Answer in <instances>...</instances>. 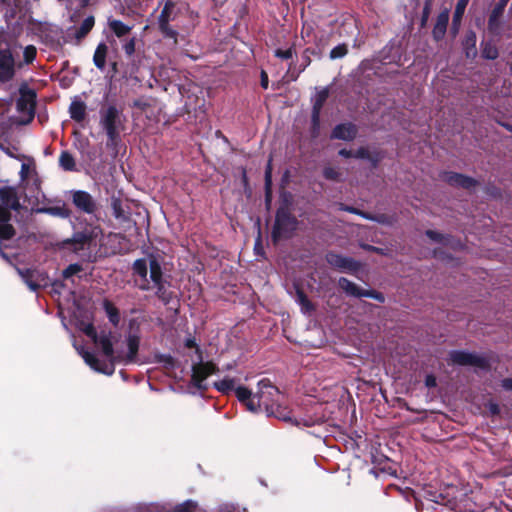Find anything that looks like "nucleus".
<instances>
[{
    "mask_svg": "<svg viewBox=\"0 0 512 512\" xmlns=\"http://www.w3.org/2000/svg\"><path fill=\"white\" fill-rule=\"evenodd\" d=\"M80 329L102 349L103 354L107 357V360H100L91 352L79 350V354L85 363L93 370L106 375H112L115 371L114 364L116 362L124 364L136 362L138 353V339L136 337L128 339L127 351L118 350L114 352L112 332L102 331L100 334H97L91 323H82Z\"/></svg>",
    "mask_w": 512,
    "mask_h": 512,
    "instance_id": "nucleus-1",
    "label": "nucleus"
},
{
    "mask_svg": "<svg viewBox=\"0 0 512 512\" xmlns=\"http://www.w3.org/2000/svg\"><path fill=\"white\" fill-rule=\"evenodd\" d=\"M133 274L134 281L141 290H153L164 303L170 301L172 293L168 290L169 283L164 280L161 265L155 257L136 260Z\"/></svg>",
    "mask_w": 512,
    "mask_h": 512,
    "instance_id": "nucleus-2",
    "label": "nucleus"
},
{
    "mask_svg": "<svg viewBox=\"0 0 512 512\" xmlns=\"http://www.w3.org/2000/svg\"><path fill=\"white\" fill-rule=\"evenodd\" d=\"M236 396L251 412H258L261 408L265 412L272 411L273 405L281 397L278 388L267 379H262L258 382L256 392H252L244 386H238Z\"/></svg>",
    "mask_w": 512,
    "mask_h": 512,
    "instance_id": "nucleus-3",
    "label": "nucleus"
},
{
    "mask_svg": "<svg viewBox=\"0 0 512 512\" xmlns=\"http://www.w3.org/2000/svg\"><path fill=\"white\" fill-rule=\"evenodd\" d=\"M37 50L33 45L23 48V60L18 59L17 47L10 50L6 33L0 29V82L11 80L15 74V68L32 63L36 57Z\"/></svg>",
    "mask_w": 512,
    "mask_h": 512,
    "instance_id": "nucleus-4",
    "label": "nucleus"
},
{
    "mask_svg": "<svg viewBox=\"0 0 512 512\" xmlns=\"http://www.w3.org/2000/svg\"><path fill=\"white\" fill-rule=\"evenodd\" d=\"M100 126L107 136V146L116 147L120 135L125 130L126 118L115 105L103 106L99 112Z\"/></svg>",
    "mask_w": 512,
    "mask_h": 512,
    "instance_id": "nucleus-5",
    "label": "nucleus"
},
{
    "mask_svg": "<svg viewBox=\"0 0 512 512\" xmlns=\"http://www.w3.org/2000/svg\"><path fill=\"white\" fill-rule=\"evenodd\" d=\"M297 220L286 209L277 211L275 225L272 232L274 242L289 237L296 230Z\"/></svg>",
    "mask_w": 512,
    "mask_h": 512,
    "instance_id": "nucleus-6",
    "label": "nucleus"
},
{
    "mask_svg": "<svg viewBox=\"0 0 512 512\" xmlns=\"http://www.w3.org/2000/svg\"><path fill=\"white\" fill-rule=\"evenodd\" d=\"M70 193L72 203L78 211L99 219V203L89 192L84 190H72Z\"/></svg>",
    "mask_w": 512,
    "mask_h": 512,
    "instance_id": "nucleus-7",
    "label": "nucleus"
},
{
    "mask_svg": "<svg viewBox=\"0 0 512 512\" xmlns=\"http://www.w3.org/2000/svg\"><path fill=\"white\" fill-rule=\"evenodd\" d=\"M449 360L453 364L461 366H473L480 369L488 367V361L485 357L461 350L451 351L449 353Z\"/></svg>",
    "mask_w": 512,
    "mask_h": 512,
    "instance_id": "nucleus-8",
    "label": "nucleus"
},
{
    "mask_svg": "<svg viewBox=\"0 0 512 512\" xmlns=\"http://www.w3.org/2000/svg\"><path fill=\"white\" fill-rule=\"evenodd\" d=\"M339 287L345 291L346 294L354 297H368L375 299L379 302H384V296L381 293H378L373 290H364L358 287L355 283L349 281L348 279L342 277L338 281Z\"/></svg>",
    "mask_w": 512,
    "mask_h": 512,
    "instance_id": "nucleus-9",
    "label": "nucleus"
},
{
    "mask_svg": "<svg viewBox=\"0 0 512 512\" xmlns=\"http://www.w3.org/2000/svg\"><path fill=\"white\" fill-rule=\"evenodd\" d=\"M17 271L22 280L32 291H36L39 288L44 287L48 284V277L42 271L36 269H17Z\"/></svg>",
    "mask_w": 512,
    "mask_h": 512,
    "instance_id": "nucleus-10",
    "label": "nucleus"
},
{
    "mask_svg": "<svg viewBox=\"0 0 512 512\" xmlns=\"http://www.w3.org/2000/svg\"><path fill=\"white\" fill-rule=\"evenodd\" d=\"M216 366L211 362H200L192 366V383L198 389H206L204 381L215 373Z\"/></svg>",
    "mask_w": 512,
    "mask_h": 512,
    "instance_id": "nucleus-11",
    "label": "nucleus"
},
{
    "mask_svg": "<svg viewBox=\"0 0 512 512\" xmlns=\"http://www.w3.org/2000/svg\"><path fill=\"white\" fill-rule=\"evenodd\" d=\"M102 234V230L99 226H93L89 230L83 232H76L73 234L69 242L72 243L75 252L84 249L89 246L95 238Z\"/></svg>",
    "mask_w": 512,
    "mask_h": 512,
    "instance_id": "nucleus-12",
    "label": "nucleus"
},
{
    "mask_svg": "<svg viewBox=\"0 0 512 512\" xmlns=\"http://www.w3.org/2000/svg\"><path fill=\"white\" fill-rule=\"evenodd\" d=\"M20 96L17 100V108L21 112H25L32 116L34 114V108L36 103V93L33 89L27 85L20 87Z\"/></svg>",
    "mask_w": 512,
    "mask_h": 512,
    "instance_id": "nucleus-13",
    "label": "nucleus"
},
{
    "mask_svg": "<svg viewBox=\"0 0 512 512\" xmlns=\"http://www.w3.org/2000/svg\"><path fill=\"white\" fill-rule=\"evenodd\" d=\"M508 0H500L491 12L488 21V29L491 33L499 35L501 33V21L500 18L503 15Z\"/></svg>",
    "mask_w": 512,
    "mask_h": 512,
    "instance_id": "nucleus-14",
    "label": "nucleus"
},
{
    "mask_svg": "<svg viewBox=\"0 0 512 512\" xmlns=\"http://www.w3.org/2000/svg\"><path fill=\"white\" fill-rule=\"evenodd\" d=\"M328 98V90L323 89L319 91L316 95L313 108H312V114H311V121L313 130L316 131L319 128L320 125V112L323 107V104L325 103L326 99Z\"/></svg>",
    "mask_w": 512,
    "mask_h": 512,
    "instance_id": "nucleus-15",
    "label": "nucleus"
},
{
    "mask_svg": "<svg viewBox=\"0 0 512 512\" xmlns=\"http://www.w3.org/2000/svg\"><path fill=\"white\" fill-rule=\"evenodd\" d=\"M357 134V128L352 123H344L337 125L332 132L331 137L334 139H340L344 141H350L355 138Z\"/></svg>",
    "mask_w": 512,
    "mask_h": 512,
    "instance_id": "nucleus-16",
    "label": "nucleus"
},
{
    "mask_svg": "<svg viewBox=\"0 0 512 512\" xmlns=\"http://www.w3.org/2000/svg\"><path fill=\"white\" fill-rule=\"evenodd\" d=\"M442 179L452 186L471 188L475 185V181L472 178L453 172L443 173Z\"/></svg>",
    "mask_w": 512,
    "mask_h": 512,
    "instance_id": "nucleus-17",
    "label": "nucleus"
},
{
    "mask_svg": "<svg viewBox=\"0 0 512 512\" xmlns=\"http://www.w3.org/2000/svg\"><path fill=\"white\" fill-rule=\"evenodd\" d=\"M266 413L268 416H274L279 420L298 424L297 421L293 420L291 411L280 402V399L273 405L272 411H267Z\"/></svg>",
    "mask_w": 512,
    "mask_h": 512,
    "instance_id": "nucleus-18",
    "label": "nucleus"
},
{
    "mask_svg": "<svg viewBox=\"0 0 512 512\" xmlns=\"http://www.w3.org/2000/svg\"><path fill=\"white\" fill-rule=\"evenodd\" d=\"M448 21H449V11L444 10L438 15L436 23H435L433 31H432L433 37L436 40H440L444 37V35L446 33Z\"/></svg>",
    "mask_w": 512,
    "mask_h": 512,
    "instance_id": "nucleus-19",
    "label": "nucleus"
},
{
    "mask_svg": "<svg viewBox=\"0 0 512 512\" xmlns=\"http://www.w3.org/2000/svg\"><path fill=\"white\" fill-rule=\"evenodd\" d=\"M86 109L87 106L83 101L75 99L69 106L70 117L76 122H82L86 118Z\"/></svg>",
    "mask_w": 512,
    "mask_h": 512,
    "instance_id": "nucleus-20",
    "label": "nucleus"
},
{
    "mask_svg": "<svg viewBox=\"0 0 512 512\" xmlns=\"http://www.w3.org/2000/svg\"><path fill=\"white\" fill-rule=\"evenodd\" d=\"M327 262L339 269H352L354 262L351 258L343 257L336 253H328L326 256Z\"/></svg>",
    "mask_w": 512,
    "mask_h": 512,
    "instance_id": "nucleus-21",
    "label": "nucleus"
},
{
    "mask_svg": "<svg viewBox=\"0 0 512 512\" xmlns=\"http://www.w3.org/2000/svg\"><path fill=\"white\" fill-rule=\"evenodd\" d=\"M108 52V47L105 43L101 42L96 47V50L94 52L93 56V62L94 65L101 71L104 70L106 65V56Z\"/></svg>",
    "mask_w": 512,
    "mask_h": 512,
    "instance_id": "nucleus-22",
    "label": "nucleus"
},
{
    "mask_svg": "<svg viewBox=\"0 0 512 512\" xmlns=\"http://www.w3.org/2000/svg\"><path fill=\"white\" fill-rule=\"evenodd\" d=\"M176 3L173 0H167L158 16V22H170L175 18Z\"/></svg>",
    "mask_w": 512,
    "mask_h": 512,
    "instance_id": "nucleus-23",
    "label": "nucleus"
},
{
    "mask_svg": "<svg viewBox=\"0 0 512 512\" xmlns=\"http://www.w3.org/2000/svg\"><path fill=\"white\" fill-rule=\"evenodd\" d=\"M109 24V28L111 29V31L118 37H123L125 35H127L130 30H131V27L124 24L122 21L120 20H109L108 22Z\"/></svg>",
    "mask_w": 512,
    "mask_h": 512,
    "instance_id": "nucleus-24",
    "label": "nucleus"
},
{
    "mask_svg": "<svg viewBox=\"0 0 512 512\" xmlns=\"http://www.w3.org/2000/svg\"><path fill=\"white\" fill-rule=\"evenodd\" d=\"M170 22H158L159 30L165 38H169L173 41V45L178 43V32L174 30Z\"/></svg>",
    "mask_w": 512,
    "mask_h": 512,
    "instance_id": "nucleus-25",
    "label": "nucleus"
},
{
    "mask_svg": "<svg viewBox=\"0 0 512 512\" xmlns=\"http://www.w3.org/2000/svg\"><path fill=\"white\" fill-rule=\"evenodd\" d=\"M214 387L223 394H228L231 391H235L237 387H235V380L233 378H224L220 381L214 383Z\"/></svg>",
    "mask_w": 512,
    "mask_h": 512,
    "instance_id": "nucleus-26",
    "label": "nucleus"
},
{
    "mask_svg": "<svg viewBox=\"0 0 512 512\" xmlns=\"http://www.w3.org/2000/svg\"><path fill=\"white\" fill-rule=\"evenodd\" d=\"M20 181L21 183L25 182L27 178L36 174L34 161L31 158H28L27 162H23L20 170Z\"/></svg>",
    "mask_w": 512,
    "mask_h": 512,
    "instance_id": "nucleus-27",
    "label": "nucleus"
},
{
    "mask_svg": "<svg viewBox=\"0 0 512 512\" xmlns=\"http://www.w3.org/2000/svg\"><path fill=\"white\" fill-rule=\"evenodd\" d=\"M111 208H112L113 215L116 219L121 220V221L127 220V218H128L127 214H126L125 210L123 209L122 201L119 198L113 197L111 199Z\"/></svg>",
    "mask_w": 512,
    "mask_h": 512,
    "instance_id": "nucleus-28",
    "label": "nucleus"
},
{
    "mask_svg": "<svg viewBox=\"0 0 512 512\" xmlns=\"http://www.w3.org/2000/svg\"><path fill=\"white\" fill-rule=\"evenodd\" d=\"M103 307L105 309V312L107 314V317L109 318V321L117 326L120 321L119 311L118 309L109 301L105 300L103 302Z\"/></svg>",
    "mask_w": 512,
    "mask_h": 512,
    "instance_id": "nucleus-29",
    "label": "nucleus"
},
{
    "mask_svg": "<svg viewBox=\"0 0 512 512\" xmlns=\"http://www.w3.org/2000/svg\"><path fill=\"white\" fill-rule=\"evenodd\" d=\"M296 302L300 305L303 313H310L313 310L311 302L300 289L296 290Z\"/></svg>",
    "mask_w": 512,
    "mask_h": 512,
    "instance_id": "nucleus-30",
    "label": "nucleus"
},
{
    "mask_svg": "<svg viewBox=\"0 0 512 512\" xmlns=\"http://www.w3.org/2000/svg\"><path fill=\"white\" fill-rule=\"evenodd\" d=\"M468 3H469V0H458L456 7H455L454 15H453V25L454 26L460 24Z\"/></svg>",
    "mask_w": 512,
    "mask_h": 512,
    "instance_id": "nucleus-31",
    "label": "nucleus"
},
{
    "mask_svg": "<svg viewBox=\"0 0 512 512\" xmlns=\"http://www.w3.org/2000/svg\"><path fill=\"white\" fill-rule=\"evenodd\" d=\"M94 26V18L87 17L82 22L81 26L76 30L75 36L77 39L85 37Z\"/></svg>",
    "mask_w": 512,
    "mask_h": 512,
    "instance_id": "nucleus-32",
    "label": "nucleus"
},
{
    "mask_svg": "<svg viewBox=\"0 0 512 512\" xmlns=\"http://www.w3.org/2000/svg\"><path fill=\"white\" fill-rule=\"evenodd\" d=\"M60 166L66 171L75 169V161L73 156L68 152H62L59 158Z\"/></svg>",
    "mask_w": 512,
    "mask_h": 512,
    "instance_id": "nucleus-33",
    "label": "nucleus"
},
{
    "mask_svg": "<svg viewBox=\"0 0 512 512\" xmlns=\"http://www.w3.org/2000/svg\"><path fill=\"white\" fill-rule=\"evenodd\" d=\"M43 211L52 216H57L60 218H68L70 216V210L67 209L64 205L49 207V208L44 209Z\"/></svg>",
    "mask_w": 512,
    "mask_h": 512,
    "instance_id": "nucleus-34",
    "label": "nucleus"
},
{
    "mask_svg": "<svg viewBox=\"0 0 512 512\" xmlns=\"http://www.w3.org/2000/svg\"><path fill=\"white\" fill-rule=\"evenodd\" d=\"M482 56L489 60H494L498 57V50L495 45L485 43L482 49Z\"/></svg>",
    "mask_w": 512,
    "mask_h": 512,
    "instance_id": "nucleus-35",
    "label": "nucleus"
},
{
    "mask_svg": "<svg viewBox=\"0 0 512 512\" xmlns=\"http://www.w3.org/2000/svg\"><path fill=\"white\" fill-rule=\"evenodd\" d=\"M348 52L347 46L345 44H339L336 47H334L330 51V59L335 60L339 58H343Z\"/></svg>",
    "mask_w": 512,
    "mask_h": 512,
    "instance_id": "nucleus-36",
    "label": "nucleus"
},
{
    "mask_svg": "<svg viewBox=\"0 0 512 512\" xmlns=\"http://www.w3.org/2000/svg\"><path fill=\"white\" fill-rule=\"evenodd\" d=\"M130 337H136L138 339V346L140 345V337L135 334H129L126 339L121 342L120 344L115 340V336L113 335V350L114 352H117L118 350H128L127 342Z\"/></svg>",
    "mask_w": 512,
    "mask_h": 512,
    "instance_id": "nucleus-37",
    "label": "nucleus"
},
{
    "mask_svg": "<svg viewBox=\"0 0 512 512\" xmlns=\"http://www.w3.org/2000/svg\"><path fill=\"white\" fill-rule=\"evenodd\" d=\"M475 43H476L475 33L470 32L466 36V43H465V45L467 47V52H466L467 56H470V54H472V55L476 54Z\"/></svg>",
    "mask_w": 512,
    "mask_h": 512,
    "instance_id": "nucleus-38",
    "label": "nucleus"
},
{
    "mask_svg": "<svg viewBox=\"0 0 512 512\" xmlns=\"http://www.w3.org/2000/svg\"><path fill=\"white\" fill-rule=\"evenodd\" d=\"M323 175L327 180L331 181H340L341 180V173L333 167H326L323 170Z\"/></svg>",
    "mask_w": 512,
    "mask_h": 512,
    "instance_id": "nucleus-39",
    "label": "nucleus"
},
{
    "mask_svg": "<svg viewBox=\"0 0 512 512\" xmlns=\"http://www.w3.org/2000/svg\"><path fill=\"white\" fill-rule=\"evenodd\" d=\"M196 508V503L192 500H187L174 508V512H191Z\"/></svg>",
    "mask_w": 512,
    "mask_h": 512,
    "instance_id": "nucleus-40",
    "label": "nucleus"
},
{
    "mask_svg": "<svg viewBox=\"0 0 512 512\" xmlns=\"http://www.w3.org/2000/svg\"><path fill=\"white\" fill-rule=\"evenodd\" d=\"M82 270L81 265L79 264H70L64 271H63V277L64 278H70L73 275L79 273Z\"/></svg>",
    "mask_w": 512,
    "mask_h": 512,
    "instance_id": "nucleus-41",
    "label": "nucleus"
},
{
    "mask_svg": "<svg viewBox=\"0 0 512 512\" xmlns=\"http://www.w3.org/2000/svg\"><path fill=\"white\" fill-rule=\"evenodd\" d=\"M342 209H343V210H345V211L351 212V213L359 214V215H361L362 217H364V218H366V219L376 220V221H378V222H384V220H383V217H382V216H381V217H379V218H374V217H372V216H370V215H368V214H366V213L360 212L359 210H357V209H355V208H353V207H347V206H346V207H343Z\"/></svg>",
    "mask_w": 512,
    "mask_h": 512,
    "instance_id": "nucleus-42",
    "label": "nucleus"
},
{
    "mask_svg": "<svg viewBox=\"0 0 512 512\" xmlns=\"http://www.w3.org/2000/svg\"><path fill=\"white\" fill-rule=\"evenodd\" d=\"M294 49L292 47L286 49V50H282V49H277L275 51V55L278 57V58H281V59H284V60H287V59H290L293 57V54H294Z\"/></svg>",
    "mask_w": 512,
    "mask_h": 512,
    "instance_id": "nucleus-43",
    "label": "nucleus"
},
{
    "mask_svg": "<svg viewBox=\"0 0 512 512\" xmlns=\"http://www.w3.org/2000/svg\"><path fill=\"white\" fill-rule=\"evenodd\" d=\"M272 178V170H271V163L269 162L267 165V168L265 170V187H266V196H269L270 186H271V180Z\"/></svg>",
    "mask_w": 512,
    "mask_h": 512,
    "instance_id": "nucleus-44",
    "label": "nucleus"
},
{
    "mask_svg": "<svg viewBox=\"0 0 512 512\" xmlns=\"http://www.w3.org/2000/svg\"><path fill=\"white\" fill-rule=\"evenodd\" d=\"M220 512H248L245 508H240L234 504H224L220 508Z\"/></svg>",
    "mask_w": 512,
    "mask_h": 512,
    "instance_id": "nucleus-45",
    "label": "nucleus"
},
{
    "mask_svg": "<svg viewBox=\"0 0 512 512\" xmlns=\"http://www.w3.org/2000/svg\"><path fill=\"white\" fill-rule=\"evenodd\" d=\"M426 235L431 240H433L435 242H439V243L445 242L447 240L446 237H444L442 234H440L438 232H435V231H432V230L426 231Z\"/></svg>",
    "mask_w": 512,
    "mask_h": 512,
    "instance_id": "nucleus-46",
    "label": "nucleus"
},
{
    "mask_svg": "<svg viewBox=\"0 0 512 512\" xmlns=\"http://www.w3.org/2000/svg\"><path fill=\"white\" fill-rule=\"evenodd\" d=\"M123 49L128 56H131L135 52V39L131 38L123 45Z\"/></svg>",
    "mask_w": 512,
    "mask_h": 512,
    "instance_id": "nucleus-47",
    "label": "nucleus"
},
{
    "mask_svg": "<svg viewBox=\"0 0 512 512\" xmlns=\"http://www.w3.org/2000/svg\"><path fill=\"white\" fill-rule=\"evenodd\" d=\"M429 14H430V2L427 1L424 6V9H423V14H422V19H421L422 25L426 24Z\"/></svg>",
    "mask_w": 512,
    "mask_h": 512,
    "instance_id": "nucleus-48",
    "label": "nucleus"
},
{
    "mask_svg": "<svg viewBox=\"0 0 512 512\" xmlns=\"http://www.w3.org/2000/svg\"><path fill=\"white\" fill-rule=\"evenodd\" d=\"M354 157L360 159H367L369 158V152L366 148L361 147L355 152Z\"/></svg>",
    "mask_w": 512,
    "mask_h": 512,
    "instance_id": "nucleus-49",
    "label": "nucleus"
},
{
    "mask_svg": "<svg viewBox=\"0 0 512 512\" xmlns=\"http://www.w3.org/2000/svg\"><path fill=\"white\" fill-rule=\"evenodd\" d=\"M268 83H269V80H268V75L265 71H262L261 72V87L263 89H267L268 88Z\"/></svg>",
    "mask_w": 512,
    "mask_h": 512,
    "instance_id": "nucleus-50",
    "label": "nucleus"
},
{
    "mask_svg": "<svg viewBox=\"0 0 512 512\" xmlns=\"http://www.w3.org/2000/svg\"><path fill=\"white\" fill-rule=\"evenodd\" d=\"M502 387L505 390L512 391V378H505L502 380Z\"/></svg>",
    "mask_w": 512,
    "mask_h": 512,
    "instance_id": "nucleus-51",
    "label": "nucleus"
},
{
    "mask_svg": "<svg viewBox=\"0 0 512 512\" xmlns=\"http://www.w3.org/2000/svg\"><path fill=\"white\" fill-rule=\"evenodd\" d=\"M425 384L427 387H435L436 386V378L432 375H428L425 379Z\"/></svg>",
    "mask_w": 512,
    "mask_h": 512,
    "instance_id": "nucleus-52",
    "label": "nucleus"
},
{
    "mask_svg": "<svg viewBox=\"0 0 512 512\" xmlns=\"http://www.w3.org/2000/svg\"><path fill=\"white\" fill-rule=\"evenodd\" d=\"M488 409H489L490 413H491V414H494V415H495V414H498V413H499V411H500L498 404L493 403V402H490V403L488 404Z\"/></svg>",
    "mask_w": 512,
    "mask_h": 512,
    "instance_id": "nucleus-53",
    "label": "nucleus"
},
{
    "mask_svg": "<svg viewBox=\"0 0 512 512\" xmlns=\"http://www.w3.org/2000/svg\"><path fill=\"white\" fill-rule=\"evenodd\" d=\"M0 148L10 157H14V158H17V159H21V157L19 156H15L12 149L10 148H5L2 144H0ZM22 158H24V156H22Z\"/></svg>",
    "mask_w": 512,
    "mask_h": 512,
    "instance_id": "nucleus-54",
    "label": "nucleus"
},
{
    "mask_svg": "<svg viewBox=\"0 0 512 512\" xmlns=\"http://www.w3.org/2000/svg\"><path fill=\"white\" fill-rule=\"evenodd\" d=\"M339 155L342 156V157H345V158H349V157H354V154L352 153V151L350 150H346V149H341L339 151Z\"/></svg>",
    "mask_w": 512,
    "mask_h": 512,
    "instance_id": "nucleus-55",
    "label": "nucleus"
},
{
    "mask_svg": "<svg viewBox=\"0 0 512 512\" xmlns=\"http://www.w3.org/2000/svg\"><path fill=\"white\" fill-rule=\"evenodd\" d=\"M256 253H260L261 249H262V246H261V240L260 238H258L256 240V243H255V247H254Z\"/></svg>",
    "mask_w": 512,
    "mask_h": 512,
    "instance_id": "nucleus-56",
    "label": "nucleus"
},
{
    "mask_svg": "<svg viewBox=\"0 0 512 512\" xmlns=\"http://www.w3.org/2000/svg\"><path fill=\"white\" fill-rule=\"evenodd\" d=\"M366 249L369 250V251H375V252H378V253L381 252L380 248H377V247H374V246H366Z\"/></svg>",
    "mask_w": 512,
    "mask_h": 512,
    "instance_id": "nucleus-57",
    "label": "nucleus"
},
{
    "mask_svg": "<svg viewBox=\"0 0 512 512\" xmlns=\"http://www.w3.org/2000/svg\"><path fill=\"white\" fill-rule=\"evenodd\" d=\"M194 345H195L194 340H191V339L187 340V342H186L187 347H193Z\"/></svg>",
    "mask_w": 512,
    "mask_h": 512,
    "instance_id": "nucleus-58",
    "label": "nucleus"
},
{
    "mask_svg": "<svg viewBox=\"0 0 512 512\" xmlns=\"http://www.w3.org/2000/svg\"><path fill=\"white\" fill-rule=\"evenodd\" d=\"M304 62H306V65H308V64L310 63V60H309V58H307V59H304Z\"/></svg>",
    "mask_w": 512,
    "mask_h": 512,
    "instance_id": "nucleus-59",
    "label": "nucleus"
},
{
    "mask_svg": "<svg viewBox=\"0 0 512 512\" xmlns=\"http://www.w3.org/2000/svg\"><path fill=\"white\" fill-rule=\"evenodd\" d=\"M304 62H306V65H308V64L310 63V60H309V58H307V59H304Z\"/></svg>",
    "mask_w": 512,
    "mask_h": 512,
    "instance_id": "nucleus-60",
    "label": "nucleus"
},
{
    "mask_svg": "<svg viewBox=\"0 0 512 512\" xmlns=\"http://www.w3.org/2000/svg\"><path fill=\"white\" fill-rule=\"evenodd\" d=\"M7 0H0V4L6 3Z\"/></svg>",
    "mask_w": 512,
    "mask_h": 512,
    "instance_id": "nucleus-61",
    "label": "nucleus"
}]
</instances>
